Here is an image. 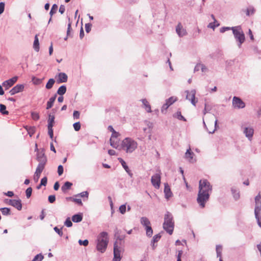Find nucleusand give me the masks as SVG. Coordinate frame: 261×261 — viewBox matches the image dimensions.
<instances>
[{
  "label": "nucleus",
  "mask_w": 261,
  "mask_h": 261,
  "mask_svg": "<svg viewBox=\"0 0 261 261\" xmlns=\"http://www.w3.org/2000/svg\"><path fill=\"white\" fill-rule=\"evenodd\" d=\"M246 14L247 16L253 15L255 12V9L252 6H249L245 10Z\"/></svg>",
  "instance_id": "24"
},
{
  "label": "nucleus",
  "mask_w": 261,
  "mask_h": 261,
  "mask_svg": "<svg viewBox=\"0 0 261 261\" xmlns=\"http://www.w3.org/2000/svg\"><path fill=\"white\" fill-rule=\"evenodd\" d=\"M72 184L69 181H66L64 183V185L61 187L63 192H65L66 190L70 189Z\"/></svg>",
  "instance_id": "32"
},
{
  "label": "nucleus",
  "mask_w": 261,
  "mask_h": 261,
  "mask_svg": "<svg viewBox=\"0 0 261 261\" xmlns=\"http://www.w3.org/2000/svg\"><path fill=\"white\" fill-rule=\"evenodd\" d=\"M17 76H14L11 79L4 81L2 83V86L5 88V90H8L17 82Z\"/></svg>",
  "instance_id": "10"
},
{
  "label": "nucleus",
  "mask_w": 261,
  "mask_h": 261,
  "mask_svg": "<svg viewBox=\"0 0 261 261\" xmlns=\"http://www.w3.org/2000/svg\"><path fill=\"white\" fill-rule=\"evenodd\" d=\"M220 25V23L216 20V21H213V22L210 23L207 25V28H210L214 30L216 27H218Z\"/></svg>",
  "instance_id": "34"
},
{
  "label": "nucleus",
  "mask_w": 261,
  "mask_h": 261,
  "mask_svg": "<svg viewBox=\"0 0 261 261\" xmlns=\"http://www.w3.org/2000/svg\"><path fill=\"white\" fill-rule=\"evenodd\" d=\"M161 173L159 171L152 176L151 182L152 186L156 189H159L161 184Z\"/></svg>",
  "instance_id": "8"
},
{
  "label": "nucleus",
  "mask_w": 261,
  "mask_h": 261,
  "mask_svg": "<svg viewBox=\"0 0 261 261\" xmlns=\"http://www.w3.org/2000/svg\"><path fill=\"white\" fill-rule=\"evenodd\" d=\"M83 219V215L82 214H78L76 215H74L72 217V221L73 222L78 223L82 221Z\"/></svg>",
  "instance_id": "25"
},
{
  "label": "nucleus",
  "mask_w": 261,
  "mask_h": 261,
  "mask_svg": "<svg viewBox=\"0 0 261 261\" xmlns=\"http://www.w3.org/2000/svg\"><path fill=\"white\" fill-rule=\"evenodd\" d=\"M24 88L23 84H17L9 91L11 95H15L19 92H22Z\"/></svg>",
  "instance_id": "13"
},
{
  "label": "nucleus",
  "mask_w": 261,
  "mask_h": 261,
  "mask_svg": "<svg viewBox=\"0 0 261 261\" xmlns=\"http://www.w3.org/2000/svg\"><path fill=\"white\" fill-rule=\"evenodd\" d=\"M140 100L142 101L143 107L144 109L146 110V111L148 113H150L151 112V106L149 105L148 101L147 100V99L144 98Z\"/></svg>",
  "instance_id": "21"
},
{
  "label": "nucleus",
  "mask_w": 261,
  "mask_h": 261,
  "mask_svg": "<svg viewBox=\"0 0 261 261\" xmlns=\"http://www.w3.org/2000/svg\"><path fill=\"white\" fill-rule=\"evenodd\" d=\"M243 133L245 136L249 140H251L253 134L254 129L251 127H245L244 128Z\"/></svg>",
  "instance_id": "15"
},
{
  "label": "nucleus",
  "mask_w": 261,
  "mask_h": 261,
  "mask_svg": "<svg viewBox=\"0 0 261 261\" xmlns=\"http://www.w3.org/2000/svg\"><path fill=\"white\" fill-rule=\"evenodd\" d=\"M56 95H55L49 99V100L47 102L46 109H49L53 107V104L56 100Z\"/></svg>",
  "instance_id": "29"
},
{
  "label": "nucleus",
  "mask_w": 261,
  "mask_h": 261,
  "mask_svg": "<svg viewBox=\"0 0 261 261\" xmlns=\"http://www.w3.org/2000/svg\"><path fill=\"white\" fill-rule=\"evenodd\" d=\"M48 199L50 203H53L56 200V196L54 195H49L48 196Z\"/></svg>",
  "instance_id": "54"
},
{
  "label": "nucleus",
  "mask_w": 261,
  "mask_h": 261,
  "mask_svg": "<svg viewBox=\"0 0 261 261\" xmlns=\"http://www.w3.org/2000/svg\"><path fill=\"white\" fill-rule=\"evenodd\" d=\"M194 153L191 151V148H189L186 151L185 153V158L188 160L190 163H194L196 161L195 159L194 158Z\"/></svg>",
  "instance_id": "17"
},
{
  "label": "nucleus",
  "mask_w": 261,
  "mask_h": 261,
  "mask_svg": "<svg viewBox=\"0 0 261 261\" xmlns=\"http://www.w3.org/2000/svg\"><path fill=\"white\" fill-rule=\"evenodd\" d=\"M40 174H41L40 173L35 172L33 179L35 182H37L38 181V180L40 176Z\"/></svg>",
  "instance_id": "55"
},
{
  "label": "nucleus",
  "mask_w": 261,
  "mask_h": 261,
  "mask_svg": "<svg viewBox=\"0 0 261 261\" xmlns=\"http://www.w3.org/2000/svg\"><path fill=\"white\" fill-rule=\"evenodd\" d=\"M141 224L145 227L150 226V222L149 219L146 217H142L140 219Z\"/></svg>",
  "instance_id": "23"
},
{
  "label": "nucleus",
  "mask_w": 261,
  "mask_h": 261,
  "mask_svg": "<svg viewBox=\"0 0 261 261\" xmlns=\"http://www.w3.org/2000/svg\"><path fill=\"white\" fill-rule=\"evenodd\" d=\"M231 30V27H224L221 28L220 29V32L221 33H224L225 31H228V30Z\"/></svg>",
  "instance_id": "58"
},
{
  "label": "nucleus",
  "mask_w": 261,
  "mask_h": 261,
  "mask_svg": "<svg viewBox=\"0 0 261 261\" xmlns=\"http://www.w3.org/2000/svg\"><path fill=\"white\" fill-rule=\"evenodd\" d=\"M32 81L34 85H37L41 83L42 80L39 78L33 76L32 79Z\"/></svg>",
  "instance_id": "43"
},
{
  "label": "nucleus",
  "mask_w": 261,
  "mask_h": 261,
  "mask_svg": "<svg viewBox=\"0 0 261 261\" xmlns=\"http://www.w3.org/2000/svg\"><path fill=\"white\" fill-rule=\"evenodd\" d=\"M212 191V186L206 179H201L199 182V191L197 201L201 208L205 207V204L210 198Z\"/></svg>",
  "instance_id": "1"
},
{
  "label": "nucleus",
  "mask_w": 261,
  "mask_h": 261,
  "mask_svg": "<svg viewBox=\"0 0 261 261\" xmlns=\"http://www.w3.org/2000/svg\"><path fill=\"white\" fill-rule=\"evenodd\" d=\"M232 107L234 109H240L245 107V102L239 97L234 96L232 101Z\"/></svg>",
  "instance_id": "7"
},
{
  "label": "nucleus",
  "mask_w": 261,
  "mask_h": 261,
  "mask_svg": "<svg viewBox=\"0 0 261 261\" xmlns=\"http://www.w3.org/2000/svg\"><path fill=\"white\" fill-rule=\"evenodd\" d=\"M187 93L186 99L190 100L191 103L195 106L197 101L195 100L196 90L193 89L189 91L188 90L185 92Z\"/></svg>",
  "instance_id": "9"
},
{
  "label": "nucleus",
  "mask_w": 261,
  "mask_h": 261,
  "mask_svg": "<svg viewBox=\"0 0 261 261\" xmlns=\"http://www.w3.org/2000/svg\"><path fill=\"white\" fill-rule=\"evenodd\" d=\"M64 169L62 165H59L58 167V173L59 175H61L63 173Z\"/></svg>",
  "instance_id": "56"
},
{
  "label": "nucleus",
  "mask_w": 261,
  "mask_h": 261,
  "mask_svg": "<svg viewBox=\"0 0 261 261\" xmlns=\"http://www.w3.org/2000/svg\"><path fill=\"white\" fill-rule=\"evenodd\" d=\"M55 117L54 115H49V119L48 120V127H53Z\"/></svg>",
  "instance_id": "36"
},
{
  "label": "nucleus",
  "mask_w": 261,
  "mask_h": 261,
  "mask_svg": "<svg viewBox=\"0 0 261 261\" xmlns=\"http://www.w3.org/2000/svg\"><path fill=\"white\" fill-rule=\"evenodd\" d=\"M0 112L3 115H8L9 112L6 110V107L3 104H0Z\"/></svg>",
  "instance_id": "38"
},
{
  "label": "nucleus",
  "mask_w": 261,
  "mask_h": 261,
  "mask_svg": "<svg viewBox=\"0 0 261 261\" xmlns=\"http://www.w3.org/2000/svg\"><path fill=\"white\" fill-rule=\"evenodd\" d=\"M43 259V256L41 254H38L35 256L32 261H42Z\"/></svg>",
  "instance_id": "44"
},
{
  "label": "nucleus",
  "mask_w": 261,
  "mask_h": 261,
  "mask_svg": "<svg viewBox=\"0 0 261 261\" xmlns=\"http://www.w3.org/2000/svg\"><path fill=\"white\" fill-rule=\"evenodd\" d=\"M68 21H69V22L68 24V27H67V36L64 39L65 40H67V36L69 35L70 30L71 29V22L70 21V18H68Z\"/></svg>",
  "instance_id": "47"
},
{
  "label": "nucleus",
  "mask_w": 261,
  "mask_h": 261,
  "mask_svg": "<svg viewBox=\"0 0 261 261\" xmlns=\"http://www.w3.org/2000/svg\"><path fill=\"white\" fill-rule=\"evenodd\" d=\"M176 32L180 37H183L187 35V31L184 29L180 23H179L176 27Z\"/></svg>",
  "instance_id": "16"
},
{
  "label": "nucleus",
  "mask_w": 261,
  "mask_h": 261,
  "mask_svg": "<svg viewBox=\"0 0 261 261\" xmlns=\"http://www.w3.org/2000/svg\"><path fill=\"white\" fill-rule=\"evenodd\" d=\"M7 203L9 205L13 206L18 211H20L22 208L21 201L20 199H9L8 200Z\"/></svg>",
  "instance_id": "11"
},
{
  "label": "nucleus",
  "mask_w": 261,
  "mask_h": 261,
  "mask_svg": "<svg viewBox=\"0 0 261 261\" xmlns=\"http://www.w3.org/2000/svg\"><path fill=\"white\" fill-rule=\"evenodd\" d=\"M54 229L60 237L63 236V233L61 229H59L57 226L55 227Z\"/></svg>",
  "instance_id": "57"
},
{
  "label": "nucleus",
  "mask_w": 261,
  "mask_h": 261,
  "mask_svg": "<svg viewBox=\"0 0 261 261\" xmlns=\"http://www.w3.org/2000/svg\"><path fill=\"white\" fill-rule=\"evenodd\" d=\"M58 8V7L57 4H54L52 6L51 10L49 12V14L50 15V18L49 19L48 23H49L50 22V21L51 20L52 16L57 12Z\"/></svg>",
  "instance_id": "27"
},
{
  "label": "nucleus",
  "mask_w": 261,
  "mask_h": 261,
  "mask_svg": "<svg viewBox=\"0 0 261 261\" xmlns=\"http://www.w3.org/2000/svg\"><path fill=\"white\" fill-rule=\"evenodd\" d=\"M255 206L254 212H261V192H259L255 197Z\"/></svg>",
  "instance_id": "14"
},
{
  "label": "nucleus",
  "mask_w": 261,
  "mask_h": 261,
  "mask_svg": "<svg viewBox=\"0 0 261 261\" xmlns=\"http://www.w3.org/2000/svg\"><path fill=\"white\" fill-rule=\"evenodd\" d=\"M5 4L4 2L0 3V15L4 12L5 10Z\"/></svg>",
  "instance_id": "59"
},
{
  "label": "nucleus",
  "mask_w": 261,
  "mask_h": 261,
  "mask_svg": "<svg viewBox=\"0 0 261 261\" xmlns=\"http://www.w3.org/2000/svg\"><path fill=\"white\" fill-rule=\"evenodd\" d=\"M231 30L236 40L238 42V45L240 48L245 39L243 31L240 26L231 27Z\"/></svg>",
  "instance_id": "5"
},
{
  "label": "nucleus",
  "mask_w": 261,
  "mask_h": 261,
  "mask_svg": "<svg viewBox=\"0 0 261 261\" xmlns=\"http://www.w3.org/2000/svg\"><path fill=\"white\" fill-rule=\"evenodd\" d=\"M64 225L68 227H70L72 226V223L71 221L70 220V218H67L66 219V220L64 222Z\"/></svg>",
  "instance_id": "49"
},
{
  "label": "nucleus",
  "mask_w": 261,
  "mask_h": 261,
  "mask_svg": "<svg viewBox=\"0 0 261 261\" xmlns=\"http://www.w3.org/2000/svg\"><path fill=\"white\" fill-rule=\"evenodd\" d=\"M231 192H232V194L233 195V197L234 198V199L236 200H238L240 198L239 192L238 190H237L234 189H233V188L231 189Z\"/></svg>",
  "instance_id": "37"
},
{
  "label": "nucleus",
  "mask_w": 261,
  "mask_h": 261,
  "mask_svg": "<svg viewBox=\"0 0 261 261\" xmlns=\"http://www.w3.org/2000/svg\"><path fill=\"white\" fill-rule=\"evenodd\" d=\"M255 219L258 226L261 228V212H254Z\"/></svg>",
  "instance_id": "31"
},
{
  "label": "nucleus",
  "mask_w": 261,
  "mask_h": 261,
  "mask_svg": "<svg viewBox=\"0 0 261 261\" xmlns=\"http://www.w3.org/2000/svg\"><path fill=\"white\" fill-rule=\"evenodd\" d=\"M89 193L87 191L82 192L80 194H77L75 196H80L81 197H86L87 199L88 198Z\"/></svg>",
  "instance_id": "45"
},
{
  "label": "nucleus",
  "mask_w": 261,
  "mask_h": 261,
  "mask_svg": "<svg viewBox=\"0 0 261 261\" xmlns=\"http://www.w3.org/2000/svg\"><path fill=\"white\" fill-rule=\"evenodd\" d=\"M48 133L51 139H53L54 133L53 127H48Z\"/></svg>",
  "instance_id": "63"
},
{
  "label": "nucleus",
  "mask_w": 261,
  "mask_h": 261,
  "mask_svg": "<svg viewBox=\"0 0 261 261\" xmlns=\"http://www.w3.org/2000/svg\"><path fill=\"white\" fill-rule=\"evenodd\" d=\"M32 192V189L31 187L28 188L25 191L26 196L28 198H30L31 196Z\"/></svg>",
  "instance_id": "52"
},
{
  "label": "nucleus",
  "mask_w": 261,
  "mask_h": 261,
  "mask_svg": "<svg viewBox=\"0 0 261 261\" xmlns=\"http://www.w3.org/2000/svg\"><path fill=\"white\" fill-rule=\"evenodd\" d=\"M119 210L121 214H124L126 212V204H122V205H120L119 208Z\"/></svg>",
  "instance_id": "46"
},
{
  "label": "nucleus",
  "mask_w": 261,
  "mask_h": 261,
  "mask_svg": "<svg viewBox=\"0 0 261 261\" xmlns=\"http://www.w3.org/2000/svg\"><path fill=\"white\" fill-rule=\"evenodd\" d=\"M204 110L203 111V113L204 115H205L206 113L207 112H209L211 110V108H209V107L207 106V104L206 103H205V106H204Z\"/></svg>",
  "instance_id": "62"
},
{
  "label": "nucleus",
  "mask_w": 261,
  "mask_h": 261,
  "mask_svg": "<svg viewBox=\"0 0 261 261\" xmlns=\"http://www.w3.org/2000/svg\"><path fill=\"white\" fill-rule=\"evenodd\" d=\"M109 242L108 233L102 231L97 236L96 240V249L101 253L106 251Z\"/></svg>",
  "instance_id": "2"
},
{
  "label": "nucleus",
  "mask_w": 261,
  "mask_h": 261,
  "mask_svg": "<svg viewBox=\"0 0 261 261\" xmlns=\"http://www.w3.org/2000/svg\"><path fill=\"white\" fill-rule=\"evenodd\" d=\"M79 243L80 245H83L84 246H87L88 245L89 242L87 240H85L84 241L80 240L79 241Z\"/></svg>",
  "instance_id": "53"
},
{
  "label": "nucleus",
  "mask_w": 261,
  "mask_h": 261,
  "mask_svg": "<svg viewBox=\"0 0 261 261\" xmlns=\"http://www.w3.org/2000/svg\"><path fill=\"white\" fill-rule=\"evenodd\" d=\"M92 24L91 23H86L85 24V30L87 33H89L91 29Z\"/></svg>",
  "instance_id": "60"
},
{
  "label": "nucleus",
  "mask_w": 261,
  "mask_h": 261,
  "mask_svg": "<svg viewBox=\"0 0 261 261\" xmlns=\"http://www.w3.org/2000/svg\"><path fill=\"white\" fill-rule=\"evenodd\" d=\"M47 177H44L43 178H42L41 180V185H42L43 186H45L47 184Z\"/></svg>",
  "instance_id": "61"
},
{
  "label": "nucleus",
  "mask_w": 261,
  "mask_h": 261,
  "mask_svg": "<svg viewBox=\"0 0 261 261\" xmlns=\"http://www.w3.org/2000/svg\"><path fill=\"white\" fill-rule=\"evenodd\" d=\"M177 100V98L176 97H170L168 99L166 100V102L163 105L161 108V111L162 113H164V111H166L170 106L173 104L174 102Z\"/></svg>",
  "instance_id": "12"
},
{
  "label": "nucleus",
  "mask_w": 261,
  "mask_h": 261,
  "mask_svg": "<svg viewBox=\"0 0 261 261\" xmlns=\"http://www.w3.org/2000/svg\"><path fill=\"white\" fill-rule=\"evenodd\" d=\"M66 92V87L65 85H62L60 86L58 91H57V94L59 95H63Z\"/></svg>",
  "instance_id": "33"
},
{
  "label": "nucleus",
  "mask_w": 261,
  "mask_h": 261,
  "mask_svg": "<svg viewBox=\"0 0 261 261\" xmlns=\"http://www.w3.org/2000/svg\"><path fill=\"white\" fill-rule=\"evenodd\" d=\"M80 112L77 111H74L73 114V117L74 119H79L80 117Z\"/></svg>",
  "instance_id": "64"
},
{
  "label": "nucleus",
  "mask_w": 261,
  "mask_h": 261,
  "mask_svg": "<svg viewBox=\"0 0 261 261\" xmlns=\"http://www.w3.org/2000/svg\"><path fill=\"white\" fill-rule=\"evenodd\" d=\"M55 81L54 79H50L48 82L47 83V84H46V86H45V88L47 89H51L54 84H55Z\"/></svg>",
  "instance_id": "35"
},
{
  "label": "nucleus",
  "mask_w": 261,
  "mask_h": 261,
  "mask_svg": "<svg viewBox=\"0 0 261 261\" xmlns=\"http://www.w3.org/2000/svg\"><path fill=\"white\" fill-rule=\"evenodd\" d=\"M161 238V236L160 234H156L153 236L152 241H151V244L152 246L153 249H154L156 246V245H154V243L155 242H158L160 240Z\"/></svg>",
  "instance_id": "28"
},
{
  "label": "nucleus",
  "mask_w": 261,
  "mask_h": 261,
  "mask_svg": "<svg viewBox=\"0 0 261 261\" xmlns=\"http://www.w3.org/2000/svg\"><path fill=\"white\" fill-rule=\"evenodd\" d=\"M74 129L75 131H78L81 128V124L80 122H75L73 125Z\"/></svg>",
  "instance_id": "51"
},
{
  "label": "nucleus",
  "mask_w": 261,
  "mask_h": 261,
  "mask_svg": "<svg viewBox=\"0 0 261 261\" xmlns=\"http://www.w3.org/2000/svg\"><path fill=\"white\" fill-rule=\"evenodd\" d=\"M32 118L34 120H37L39 119V115L37 112H32L31 113Z\"/></svg>",
  "instance_id": "50"
},
{
  "label": "nucleus",
  "mask_w": 261,
  "mask_h": 261,
  "mask_svg": "<svg viewBox=\"0 0 261 261\" xmlns=\"http://www.w3.org/2000/svg\"><path fill=\"white\" fill-rule=\"evenodd\" d=\"M164 187L165 197L168 200L172 196V193L168 184H165Z\"/></svg>",
  "instance_id": "20"
},
{
  "label": "nucleus",
  "mask_w": 261,
  "mask_h": 261,
  "mask_svg": "<svg viewBox=\"0 0 261 261\" xmlns=\"http://www.w3.org/2000/svg\"><path fill=\"white\" fill-rule=\"evenodd\" d=\"M36 159L39 163H42L43 162L44 163L47 162V159L43 150L37 152Z\"/></svg>",
  "instance_id": "19"
},
{
  "label": "nucleus",
  "mask_w": 261,
  "mask_h": 261,
  "mask_svg": "<svg viewBox=\"0 0 261 261\" xmlns=\"http://www.w3.org/2000/svg\"><path fill=\"white\" fill-rule=\"evenodd\" d=\"M0 211H1L3 215H10V209L8 207H2L1 208Z\"/></svg>",
  "instance_id": "39"
},
{
  "label": "nucleus",
  "mask_w": 261,
  "mask_h": 261,
  "mask_svg": "<svg viewBox=\"0 0 261 261\" xmlns=\"http://www.w3.org/2000/svg\"><path fill=\"white\" fill-rule=\"evenodd\" d=\"M174 222L172 215L169 212H167L164 216V222L163 228L169 234H172L173 231Z\"/></svg>",
  "instance_id": "4"
},
{
  "label": "nucleus",
  "mask_w": 261,
  "mask_h": 261,
  "mask_svg": "<svg viewBox=\"0 0 261 261\" xmlns=\"http://www.w3.org/2000/svg\"><path fill=\"white\" fill-rule=\"evenodd\" d=\"M110 145L112 147L115 148H118L119 145L117 142H115L112 138H110Z\"/></svg>",
  "instance_id": "48"
},
{
  "label": "nucleus",
  "mask_w": 261,
  "mask_h": 261,
  "mask_svg": "<svg viewBox=\"0 0 261 261\" xmlns=\"http://www.w3.org/2000/svg\"><path fill=\"white\" fill-rule=\"evenodd\" d=\"M122 239L118 240L114 244V258L113 261H120L121 259V253L123 251L121 244Z\"/></svg>",
  "instance_id": "6"
},
{
  "label": "nucleus",
  "mask_w": 261,
  "mask_h": 261,
  "mask_svg": "<svg viewBox=\"0 0 261 261\" xmlns=\"http://www.w3.org/2000/svg\"><path fill=\"white\" fill-rule=\"evenodd\" d=\"M33 47L35 50L39 51V43L37 35L35 37V39L33 43Z\"/></svg>",
  "instance_id": "30"
},
{
  "label": "nucleus",
  "mask_w": 261,
  "mask_h": 261,
  "mask_svg": "<svg viewBox=\"0 0 261 261\" xmlns=\"http://www.w3.org/2000/svg\"><path fill=\"white\" fill-rule=\"evenodd\" d=\"M46 163H44L43 162L42 163H39L35 172L41 174L44 169Z\"/></svg>",
  "instance_id": "26"
},
{
  "label": "nucleus",
  "mask_w": 261,
  "mask_h": 261,
  "mask_svg": "<svg viewBox=\"0 0 261 261\" xmlns=\"http://www.w3.org/2000/svg\"><path fill=\"white\" fill-rule=\"evenodd\" d=\"M174 117L180 120H183L184 121H186V119L185 118V117L183 116H182L181 112L180 111H177L175 114Z\"/></svg>",
  "instance_id": "41"
},
{
  "label": "nucleus",
  "mask_w": 261,
  "mask_h": 261,
  "mask_svg": "<svg viewBox=\"0 0 261 261\" xmlns=\"http://www.w3.org/2000/svg\"><path fill=\"white\" fill-rule=\"evenodd\" d=\"M138 147V143L131 138L127 137L124 139L121 143L122 149L127 153L134 152Z\"/></svg>",
  "instance_id": "3"
},
{
  "label": "nucleus",
  "mask_w": 261,
  "mask_h": 261,
  "mask_svg": "<svg viewBox=\"0 0 261 261\" xmlns=\"http://www.w3.org/2000/svg\"><path fill=\"white\" fill-rule=\"evenodd\" d=\"M118 160L119 162L121 163V165L125 170V171L130 175L132 176L133 174L130 172V171L128 168V167L127 166L125 162L121 158H119Z\"/></svg>",
  "instance_id": "22"
},
{
  "label": "nucleus",
  "mask_w": 261,
  "mask_h": 261,
  "mask_svg": "<svg viewBox=\"0 0 261 261\" xmlns=\"http://www.w3.org/2000/svg\"><path fill=\"white\" fill-rule=\"evenodd\" d=\"M56 77H58L57 82L58 84L65 83L67 81V75L64 72L59 73Z\"/></svg>",
  "instance_id": "18"
},
{
  "label": "nucleus",
  "mask_w": 261,
  "mask_h": 261,
  "mask_svg": "<svg viewBox=\"0 0 261 261\" xmlns=\"http://www.w3.org/2000/svg\"><path fill=\"white\" fill-rule=\"evenodd\" d=\"M145 230L146 235L149 237H151L153 234V230L151 226L145 227Z\"/></svg>",
  "instance_id": "40"
},
{
  "label": "nucleus",
  "mask_w": 261,
  "mask_h": 261,
  "mask_svg": "<svg viewBox=\"0 0 261 261\" xmlns=\"http://www.w3.org/2000/svg\"><path fill=\"white\" fill-rule=\"evenodd\" d=\"M222 247L221 245L216 246V252L217 257H221L222 254Z\"/></svg>",
  "instance_id": "42"
}]
</instances>
